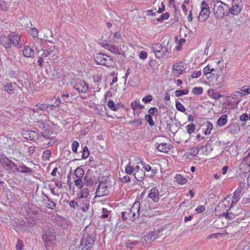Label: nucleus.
<instances>
[{"label":"nucleus","mask_w":250,"mask_h":250,"mask_svg":"<svg viewBox=\"0 0 250 250\" xmlns=\"http://www.w3.org/2000/svg\"><path fill=\"white\" fill-rule=\"evenodd\" d=\"M95 236L96 233L93 229H91L88 226L85 228L81 242L82 250L91 249L94 244Z\"/></svg>","instance_id":"nucleus-1"},{"label":"nucleus","mask_w":250,"mask_h":250,"mask_svg":"<svg viewBox=\"0 0 250 250\" xmlns=\"http://www.w3.org/2000/svg\"><path fill=\"white\" fill-rule=\"evenodd\" d=\"M140 204L138 201L134 203L130 209H127L121 213L122 220L125 221L129 219L134 221L136 220L140 215Z\"/></svg>","instance_id":"nucleus-2"},{"label":"nucleus","mask_w":250,"mask_h":250,"mask_svg":"<svg viewBox=\"0 0 250 250\" xmlns=\"http://www.w3.org/2000/svg\"><path fill=\"white\" fill-rule=\"evenodd\" d=\"M213 10L215 17L217 19H222L225 16H229L230 6L221 1H217L214 3Z\"/></svg>","instance_id":"nucleus-3"},{"label":"nucleus","mask_w":250,"mask_h":250,"mask_svg":"<svg viewBox=\"0 0 250 250\" xmlns=\"http://www.w3.org/2000/svg\"><path fill=\"white\" fill-rule=\"evenodd\" d=\"M95 60L98 64L106 67H114L116 64L115 62L111 56L102 53L96 54Z\"/></svg>","instance_id":"nucleus-4"},{"label":"nucleus","mask_w":250,"mask_h":250,"mask_svg":"<svg viewBox=\"0 0 250 250\" xmlns=\"http://www.w3.org/2000/svg\"><path fill=\"white\" fill-rule=\"evenodd\" d=\"M0 164L6 170H9L11 172H16L17 165L4 155H0Z\"/></svg>","instance_id":"nucleus-5"},{"label":"nucleus","mask_w":250,"mask_h":250,"mask_svg":"<svg viewBox=\"0 0 250 250\" xmlns=\"http://www.w3.org/2000/svg\"><path fill=\"white\" fill-rule=\"evenodd\" d=\"M110 184L107 182L106 180L100 182L96 191L95 197L108 195L110 192Z\"/></svg>","instance_id":"nucleus-6"},{"label":"nucleus","mask_w":250,"mask_h":250,"mask_svg":"<svg viewBox=\"0 0 250 250\" xmlns=\"http://www.w3.org/2000/svg\"><path fill=\"white\" fill-rule=\"evenodd\" d=\"M102 46L114 54L124 55L125 53V46L116 45L113 44L103 43Z\"/></svg>","instance_id":"nucleus-7"},{"label":"nucleus","mask_w":250,"mask_h":250,"mask_svg":"<svg viewBox=\"0 0 250 250\" xmlns=\"http://www.w3.org/2000/svg\"><path fill=\"white\" fill-rule=\"evenodd\" d=\"M152 49L155 54L156 58L158 59L167 56L168 48L162 44L157 43L153 44Z\"/></svg>","instance_id":"nucleus-8"},{"label":"nucleus","mask_w":250,"mask_h":250,"mask_svg":"<svg viewBox=\"0 0 250 250\" xmlns=\"http://www.w3.org/2000/svg\"><path fill=\"white\" fill-rule=\"evenodd\" d=\"M71 84L79 93H86L88 91V86L84 81L74 80L71 82Z\"/></svg>","instance_id":"nucleus-9"},{"label":"nucleus","mask_w":250,"mask_h":250,"mask_svg":"<svg viewBox=\"0 0 250 250\" xmlns=\"http://www.w3.org/2000/svg\"><path fill=\"white\" fill-rule=\"evenodd\" d=\"M210 10L208 2L205 1H202L201 3V11L198 16V20L200 21H205L209 17Z\"/></svg>","instance_id":"nucleus-10"},{"label":"nucleus","mask_w":250,"mask_h":250,"mask_svg":"<svg viewBox=\"0 0 250 250\" xmlns=\"http://www.w3.org/2000/svg\"><path fill=\"white\" fill-rule=\"evenodd\" d=\"M230 195H229L223 201L219 202L217 207L215 208V211H221L223 213L225 212V211H229L233 204L232 202L230 203L229 200H228V199H230Z\"/></svg>","instance_id":"nucleus-11"},{"label":"nucleus","mask_w":250,"mask_h":250,"mask_svg":"<svg viewBox=\"0 0 250 250\" xmlns=\"http://www.w3.org/2000/svg\"><path fill=\"white\" fill-rule=\"evenodd\" d=\"M42 239L45 242L47 250H52L51 245L56 240V235L54 232H46L43 236Z\"/></svg>","instance_id":"nucleus-12"},{"label":"nucleus","mask_w":250,"mask_h":250,"mask_svg":"<svg viewBox=\"0 0 250 250\" xmlns=\"http://www.w3.org/2000/svg\"><path fill=\"white\" fill-rule=\"evenodd\" d=\"M38 126L42 130L41 132V135L45 138L49 139L51 135L50 130L49 129V126L43 122H38Z\"/></svg>","instance_id":"nucleus-13"},{"label":"nucleus","mask_w":250,"mask_h":250,"mask_svg":"<svg viewBox=\"0 0 250 250\" xmlns=\"http://www.w3.org/2000/svg\"><path fill=\"white\" fill-rule=\"evenodd\" d=\"M10 37L11 47L12 45L20 48L21 47V36L18 34L11 33L9 35Z\"/></svg>","instance_id":"nucleus-14"},{"label":"nucleus","mask_w":250,"mask_h":250,"mask_svg":"<svg viewBox=\"0 0 250 250\" xmlns=\"http://www.w3.org/2000/svg\"><path fill=\"white\" fill-rule=\"evenodd\" d=\"M160 195L158 189L156 188H152L149 190L148 197L151 199L155 203H158L159 201Z\"/></svg>","instance_id":"nucleus-15"},{"label":"nucleus","mask_w":250,"mask_h":250,"mask_svg":"<svg viewBox=\"0 0 250 250\" xmlns=\"http://www.w3.org/2000/svg\"><path fill=\"white\" fill-rule=\"evenodd\" d=\"M172 67L173 73L176 77H179L184 71V67L181 62L175 63Z\"/></svg>","instance_id":"nucleus-16"},{"label":"nucleus","mask_w":250,"mask_h":250,"mask_svg":"<svg viewBox=\"0 0 250 250\" xmlns=\"http://www.w3.org/2000/svg\"><path fill=\"white\" fill-rule=\"evenodd\" d=\"M243 190V187H239L234 192L233 195L232 197L231 202L233 204L236 203L240 199L241 195H242V192Z\"/></svg>","instance_id":"nucleus-17"},{"label":"nucleus","mask_w":250,"mask_h":250,"mask_svg":"<svg viewBox=\"0 0 250 250\" xmlns=\"http://www.w3.org/2000/svg\"><path fill=\"white\" fill-rule=\"evenodd\" d=\"M145 176H146L145 171L143 169L137 171L134 173V177L137 181L140 182L139 184L141 186H142V185L144 184L143 180L144 179Z\"/></svg>","instance_id":"nucleus-18"},{"label":"nucleus","mask_w":250,"mask_h":250,"mask_svg":"<svg viewBox=\"0 0 250 250\" xmlns=\"http://www.w3.org/2000/svg\"><path fill=\"white\" fill-rule=\"evenodd\" d=\"M22 54L26 58H33L34 56L33 49L28 45H26L24 47Z\"/></svg>","instance_id":"nucleus-19"},{"label":"nucleus","mask_w":250,"mask_h":250,"mask_svg":"<svg viewBox=\"0 0 250 250\" xmlns=\"http://www.w3.org/2000/svg\"><path fill=\"white\" fill-rule=\"evenodd\" d=\"M10 37L2 36L0 38V42L1 44L6 48H11Z\"/></svg>","instance_id":"nucleus-20"},{"label":"nucleus","mask_w":250,"mask_h":250,"mask_svg":"<svg viewBox=\"0 0 250 250\" xmlns=\"http://www.w3.org/2000/svg\"><path fill=\"white\" fill-rule=\"evenodd\" d=\"M20 172L21 173H33V170L31 169L29 167H27L25 165L23 164H21L19 167H17V169L16 170V172Z\"/></svg>","instance_id":"nucleus-21"},{"label":"nucleus","mask_w":250,"mask_h":250,"mask_svg":"<svg viewBox=\"0 0 250 250\" xmlns=\"http://www.w3.org/2000/svg\"><path fill=\"white\" fill-rule=\"evenodd\" d=\"M2 89L10 94H13L15 93L16 90L15 86L13 85L12 83H7L6 84H4Z\"/></svg>","instance_id":"nucleus-22"},{"label":"nucleus","mask_w":250,"mask_h":250,"mask_svg":"<svg viewBox=\"0 0 250 250\" xmlns=\"http://www.w3.org/2000/svg\"><path fill=\"white\" fill-rule=\"evenodd\" d=\"M228 129L231 133L236 134L239 132L240 130V126L237 123H233L230 124L228 126Z\"/></svg>","instance_id":"nucleus-23"},{"label":"nucleus","mask_w":250,"mask_h":250,"mask_svg":"<svg viewBox=\"0 0 250 250\" xmlns=\"http://www.w3.org/2000/svg\"><path fill=\"white\" fill-rule=\"evenodd\" d=\"M55 51V45H51L48 49L44 50L42 53V57H47L50 55H54Z\"/></svg>","instance_id":"nucleus-24"},{"label":"nucleus","mask_w":250,"mask_h":250,"mask_svg":"<svg viewBox=\"0 0 250 250\" xmlns=\"http://www.w3.org/2000/svg\"><path fill=\"white\" fill-rule=\"evenodd\" d=\"M25 138L30 140L36 141L38 138V134L34 131H28L25 134Z\"/></svg>","instance_id":"nucleus-25"},{"label":"nucleus","mask_w":250,"mask_h":250,"mask_svg":"<svg viewBox=\"0 0 250 250\" xmlns=\"http://www.w3.org/2000/svg\"><path fill=\"white\" fill-rule=\"evenodd\" d=\"M241 6L236 4H232L231 8L230 7V13L233 15H238L241 11Z\"/></svg>","instance_id":"nucleus-26"},{"label":"nucleus","mask_w":250,"mask_h":250,"mask_svg":"<svg viewBox=\"0 0 250 250\" xmlns=\"http://www.w3.org/2000/svg\"><path fill=\"white\" fill-rule=\"evenodd\" d=\"M247 95H248L247 93H246L245 87H244L243 89H241L239 91L234 92L233 93L232 98V99H237V98L242 97V96Z\"/></svg>","instance_id":"nucleus-27"},{"label":"nucleus","mask_w":250,"mask_h":250,"mask_svg":"<svg viewBox=\"0 0 250 250\" xmlns=\"http://www.w3.org/2000/svg\"><path fill=\"white\" fill-rule=\"evenodd\" d=\"M208 94L210 98L214 100H218L220 98L223 96V95L216 92L212 89H209L208 90Z\"/></svg>","instance_id":"nucleus-28"},{"label":"nucleus","mask_w":250,"mask_h":250,"mask_svg":"<svg viewBox=\"0 0 250 250\" xmlns=\"http://www.w3.org/2000/svg\"><path fill=\"white\" fill-rule=\"evenodd\" d=\"M228 116L226 114L222 115L217 120V125L219 126L225 125L228 122Z\"/></svg>","instance_id":"nucleus-29"},{"label":"nucleus","mask_w":250,"mask_h":250,"mask_svg":"<svg viewBox=\"0 0 250 250\" xmlns=\"http://www.w3.org/2000/svg\"><path fill=\"white\" fill-rule=\"evenodd\" d=\"M169 149L168 145L165 143H161L157 146L158 150L162 152L167 153Z\"/></svg>","instance_id":"nucleus-30"},{"label":"nucleus","mask_w":250,"mask_h":250,"mask_svg":"<svg viewBox=\"0 0 250 250\" xmlns=\"http://www.w3.org/2000/svg\"><path fill=\"white\" fill-rule=\"evenodd\" d=\"M89 195V190L87 188H84L83 189H82L81 192H80L78 198L79 199H87L86 198Z\"/></svg>","instance_id":"nucleus-31"},{"label":"nucleus","mask_w":250,"mask_h":250,"mask_svg":"<svg viewBox=\"0 0 250 250\" xmlns=\"http://www.w3.org/2000/svg\"><path fill=\"white\" fill-rule=\"evenodd\" d=\"M45 197L47 198L48 203H46V207L50 209H54L56 207V203L54 202L51 198H49L47 195L44 194Z\"/></svg>","instance_id":"nucleus-32"},{"label":"nucleus","mask_w":250,"mask_h":250,"mask_svg":"<svg viewBox=\"0 0 250 250\" xmlns=\"http://www.w3.org/2000/svg\"><path fill=\"white\" fill-rule=\"evenodd\" d=\"M129 124L134 126H140L142 124V119L141 118H134L129 122Z\"/></svg>","instance_id":"nucleus-33"},{"label":"nucleus","mask_w":250,"mask_h":250,"mask_svg":"<svg viewBox=\"0 0 250 250\" xmlns=\"http://www.w3.org/2000/svg\"><path fill=\"white\" fill-rule=\"evenodd\" d=\"M131 107L133 110V112L137 109H142L144 107V106L140 104L139 101L133 102L131 104ZM134 114H135V113H134Z\"/></svg>","instance_id":"nucleus-34"},{"label":"nucleus","mask_w":250,"mask_h":250,"mask_svg":"<svg viewBox=\"0 0 250 250\" xmlns=\"http://www.w3.org/2000/svg\"><path fill=\"white\" fill-rule=\"evenodd\" d=\"M108 106L111 110L116 111L120 107V104H115L112 100H109L108 102Z\"/></svg>","instance_id":"nucleus-35"},{"label":"nucleus","mask_w":250,"mask_h":250,"mask_svg":"<svg viewBox=\"0 0 250 250\" xmlns=\"http://www.w3.org/2000/svg\"><path fill=\"white\" fill-rule=\"evenodd\" d=\"M84 174L83 169L80 167H77L74 171V175L76 178H83Z\"/></svg>","instance_id":"nucleus-36"},{"label":"nucleus","mask_w":250,"mask_h":250,"mask_svg":"<svg viewBox=\"0 0 250 250\" xmlns=\"http://www.w3.org/2000/svg\"><path fill=\"white\" fill-rule=\"evenodd\" d=\"M158 235H157L156 232L155 231L150 232L147 233L146 236V239L147 240H150L152 241H154L157 237Z\"/></svg>","instance_id":"nucleus-37"},{"label":"nucleus","mask_w":250,"mask_h":250,"mask_svg":"<svg viewBox=\"0 0 250 250\" xmlns=\"http://www.w3.org/2000/svg\"><path fill=\"white\" fill-rule=\"evenodd\" d=\"M49 100L50 102H52L51 104H49V107H56L61 103L59 99L56 98L55 97L51 98L49 99Z\"/></svg>","instance_id":"nucleus-38"},{"label":"nucleus","mask_w":250,"mask_h":250,"mask_svg":"<svg viewBox=\"0 0 250 250\" xmlns=\"http://www.w3.org/2000/svg\"><path fill=\"white\" fill-rule=\"evenodd\" d=\"M125 172L127 174L130 175L135 173V170L133 168V165H131V163L129 162L125 167Z\"/></svg>","instance_id":"nucleus-39"},{"label":"nucleus","mask_w":250,"mask_h":250,"mask_svg":"<svg viewBox=\"0 0 250 250\" xmlns=\"http://www.w3.org/2000/svg\"><path fill=\"white\" fill-rule=\"evenodd\" d=\"M89 201L87 199H84L83 203H81V208L83 212L87 211L89 206Z\"/></svg>","instance_id":"nucleus-40"},{"label":"nucleus","mask_w":250,"mask_h":250,"mask_svg":"<svg viewBox=\"0 0 250 250\" xmlns=\"http://www.w3.org/2000/svg\"><path fill=\"white\" fill-rule=\"evenodd\" d=\"M206 128L204 131V134L208 135L210 134V131L212 129V124L209 121H207L206 124Z\"/></svg>","instance_id":"nucleus-41"},{"label":"nucleus","mask_w":250,"mask_h":250,"mask_svg":"<svg viewBox=\"0 0 250 250\" xmlns=\"http://www.w3.org/2000/svg\"><path fill=\"white\" fill-rule=\"evenodd\" d=\"M49 34L51 35V37H53V33H52V32L48 30H45L44 32V36L42 40H44L46 42H50L51 44H53L54 42L52 41L48 40L47 39L48 38V35Z\"/></svg>","instance_id":"nucleus-42"},{"label":"nucleus","mask_w":250,"mask_h":250,"mask_svg":"<svg viewBox=\"0 0 250 250\" xmlns=\"http://www.w3.org/2000/svg\"><path fill=\"white\" fill-rule=\"evenodd\" d=\"M175 179L178 183L181 185L184 184L187 182V180L180 174H177Z\"/></svg>","instance_id":"nucleus-43"},{"label":"nucleus","mask_w":250,"mask_h":250,"mask_svg":"<svg viewBox=\"0 0 250 250\" xmlns=\"http://www.w3.org/2000/svg\"><path fill=\"white\" fill-rule=\"evenodd\" d=\"M187 133L189 135L193 133L196 129L195 125L191 123L186 126Z\"/></svg>","instance_id":"nucleus-44"},{"label":"nucleus","mask_w":250,"mask_h":250,"mask_svg":"<svg viewBox=\"0 0 250 250\" xmlns=\"http://www.w3.org/2000/svg\"><path fill=\"white\" fill-rule=\"evenodd\" d=\"M74 184L79 189H82L84 186L82 178H77L74 181Z\"/></svg>","instance_id":"nucleus-45"},{"label":"nucleus","mask_w":250,"mask_h":250,"mask_svg":"<svg viewBox=\"0 0 250 250\" xmlns=\"http://www.w3.org/2000/svg\"><path fill=\"white\" fill-rule=\"evenodd\" d=\"M83 180L86 186H90L93 183L92 177L87 174L84 176Z\"/></svg>","instance_id":"nucleus-46"},{"label":"nucleus","mask_w":250,"mask_h":250,"mask_svg":"<svg viewBox=\"0 0 250 250\" xmlns=\"http://www.w3.org/2000/svg\"><path fill=\"white\" fill-rule=\"evenodd\" d=\"M51 153L50 149H47L45 150L42 154V159L44 161L48 160H49L50 157L51 156Z\"/></svg>","instance_id":"nucleus-47"},{"label":"nucleus","mask_w":250,"mask_h":250,"mask_svg":"<svg viewBox=\"0 0 250 250\" xmlns=\"http://www.w3.org/2000/svg\"><path fill=\"white\" fill-rule=\"evenodd\" d=\"M214 69L211 68V66L209 65L206 66L203 70L204 75H207L208 74H210L212 71H214Z\"/></svg>","instance_id":"nucleus-48"},{"label":"nucleus","mask_w":250,"mask_h":250,"mask_svg":"<svg viewBox=\"0 0 250 250\" xmlns=\"http://www.w3.org/2000/svg\"><path fill=\"white\" fill-rule=\"evenodd\" d=\"M175 93L176 97H180L184 95L187 94L188 93V89L177 90L175 91Z\"/></svg>","instance_id":"nucleus-49"},{"label":"nucleus","mask_w":250,"mask_h":250,"mask_svg":"<svg viewBox=\"0 0 250 250\" xmlns=\"http://www.w3.org/2000/svg\"><path fill=\"white\" fill-rule=\"evenodd\" d=\"M28 32L31 34L34 38H38L39 35L38 30L35 27L30 28L28 30Z\"/></svg>","instance_id":"nucleus-50"},{"label":"nucleus","mask_w":250,"mask_h":250,"mask_svg":"<svg viewBox=\"0 0 250 250\" xmlns=\"http://www.w3.org/2000/svg\"><path fill=\"white\" fill-rule=\"evenodd\" d=\"M145 119L149 124L150 126H152L155 125V123L153 121L152 117L150 115H146L145 116Z\"/></svg>","instance_id":"nucleus-51"},{"label":"nucleus","mask_w":250,"mask_h":250,"mask_svg":"<svg viewBox=\"0 0 250 250\" xmlns=\"http://www.w3.org/2000/svg\"><path fill=\"white\" fill-rule=\"evenodd\" d=\"M169 17V14L167 12L161 15L160 18L157 19V21L159 22H162L164 20L167 19Z\"/></svg>","instance_id":"nucleus-52"},{"label":"nucleus","mask_w":250,"mask_h":250,"mask_svg":"<svg viewBox=\"0 0 250 250\" xmlns=\"http://www.w3.org/2000/svg\"><path fill=\"white\" fill-rule=\"evenodd\" d=\"M203 89L201 87H195L193 88L192 93L194 95H200L203 93Z\"/></svg>","instance_id":"nucleus-53"},{"label":"nucleus","mask_w":250,"mask_h":250,"mask_svg":"<svg viewBox=\"0 0 250 250\" xmlns=\"http://www.w3.org/2000/svg\"><path fill=\"white\" fill-rule=\"evenodd\" d=\"M8 10V7L6 2L2 0H0V10L6 11Z\"/></svg>","instance_id":"nucleus-54"},{"label":"nucleus","mask_w":250,"mask_h":250,"mask_svg":"<svg viewBox=\"0 0 250 250\" xmlns=\"http://www.w3.org/2000/svg\"><path fill=\"white\" fill-rule=\"evenodd\" d=\"M36 106L42 110H46L48 107H50L49 104H38Z\"/></svg>","instance_id":"nucleus-55"},{"label":"nucleus","mask_w":250,"mask_h":250,"mask_svg":"<svg viewBox=\"0 0 250 250\" xmlns=\"http://www.w3.org/2000/svg\"><path fill=\"white\" fill-rule=\"evenodd\" d=\"M199 152V149L198 147H193L190 150V154L193 156H196Z\"/></svg>","instance_id":"nucleus-56"},{"label":"nucleus","mask_w":250,"mask_h":250,"mask_svg":"<svg viewBox=\"0 0 250 250\" xmlns=\"http://www.w3.org/2000/svg\"><path fill=\"white\" fill-rule=\"evenodd\" d=\"M89 155V151L87 146H84L83 149V152L82 154V159H86Z\"/></svg>","instance_id":"nucleus-57"},{"label":"nucleus","mask_w":250,"mask_h":250,"mask_svg":"<svg viewBox=\"0 0 250 250\" xmlns=\"http://www.w3.org/2000/svg\"><path fill=\"white\" fill-rule=\"evenodd\" d=\"M176 107L177 110L183 112L186 110L184 106L180 102L176 103Z\"/></svg>","instance_id":"nucleus-58"},{"label":"nucleus","mask_w":250,"mask_h":250,"mask_svg":"<svg viewBox=\"0 0 250 250\" xmlns=\"http://www.w3.org/2000/svg\"><path fill=\"white\" fill-rule=\"evenodd\" d=\"M23 247V244L22 241L19 239L17 242V244L16 245V250H22Z\"/></svg>","instance_id":"nucleus-59"},{"label":"nucleus","mask_w":250,"mask_h":250,"mask_svg":"<svg viewBox=\"0 0 250 250\" xmlns=\"http://www.w3.org/2000/svg\"><path fill=\"white\" fill-rule=\"evenodd\" d=\"M222 215H224L226 219L232 220L234 218V215L230 212H224Z\"/></svg>","instance_id":"nucleus-60"},{"label":"nucleus","mask_w":250,"mask_h":250,"mask_svg":"<svg viewBox=\"0 0 250 250\" xmlns=\"http://www.w3.org/2000/svg\"><path fill=\"white\" fill-rule=\"evenodd\" d=\"M152 100V97L151 95H147L142 99V101L145 103L150 102Z\"/></svg>","instance_id":"nucleus-61"},{"label":"nucleus","mask_w":250,"mask_h":250,"mask_svg":"<svg viewBox=\"0 0 250 250\" xmlns=\"http://www.w3.org/2000/svg\"><path fill=\"white\" fill-rule=\"evenodd\" d=\"M201 71H194L192 72L191 77L192 79L197 78L201 75Z\"/></svg>","instance_id":"nucleus-62"},{"label":"nucleus","mask_w":250,"mask_h":250,"mask_svg":"<svg viewBox=\"0 0 250 250\" xmlns=\"http://www.w3.org/2000/svg\"><path fill=\"white\" fill-rule=\"evenodd\" d=\"M72 146V149L74 153H76L77 151L78 147L79 146V143L77 141H75L73 142Z\"/></svg>","instance_id":"nucleus-63"},{"label":"nucleus","mask_w":250,"mask_h":250,"mask_svg":"<svg viewBox=\"0 0 250 250\" xmlns=\"http://www.w3.org/2000/svg\"><path fill=\"white\" fill-rule=\"evenodd\" d=\"M102 212L101 217L103 218H106L108 216L109 211L106 208H103Z\"/></svg>","instance_id":"nucleus-64"}]
</instances>
